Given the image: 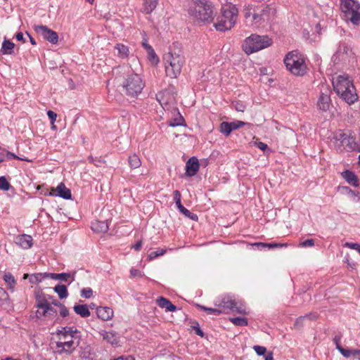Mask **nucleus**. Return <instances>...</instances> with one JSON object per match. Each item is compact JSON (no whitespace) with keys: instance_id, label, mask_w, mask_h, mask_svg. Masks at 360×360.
Returning <instances> with one entry per match:
<instances>
[{"instance_id":"nucleus-22","label":"nucleus","mask_w":360,"mask_h":360,"mask_svg":"<svg viewBox=\"0 0 360 360\" xmlns=\"http://www.w3.org/2000/svg\"><path fill=\"white\" fill-rule=\"evenodd\" d=\"M342 176L350 185L357 187L359 186L356 175L352 171L346 170L342 173Z\"/></svg>"},{"instance_id":"nucleus-21","label":"nucleus","mask_w":360,"mask_h":360,"mask_svg":"<svg viewBox=\"0 0 360 360\" xmlns=\"http://www.w3.org/2000/svg\"><path fill=\"white\" fill-rule=\"evenodd\" d=\"M46 275H48L47 272L37 273L32 274H25L23 276V279L29 278V281L32 284H37L41 282L43 280L46 278H49L48 276H46Z\"/></svg>"},{"instance_id":"nucleus-49","label":"nucleus","mask_w":360,"mask_h":360,"mask_svg":"<svg viewBox=\"0 0 360 360\" xmlns=\"http://www.w3.org/2000/svg\"><path fill=\"white\" fill-rule=\"evenodd\" d=\"M229 124L231 125L232 131L236 130L245 125V122L239 120L229 122Z\"/></svg>"},{"instance_id":"nucleus-8","label":"nucleus","mask_w":360,"mask_h":360,"mask_svg":"<svg viewBox=\"0 0 360 360\" xmlns=\"http://www.w3.org/2000/svg\"><path fill=\"white\" fill-rule=\"evenodd\" d=\"M340 8L346 21L354 25L360 23V4L356 0H340Z\"/></svg>"},{"instance_id":"nucleus-14","label":"nucleus","mask_w":360,"mask_h":360,"mask_svg":"<svg viewBox=\"0 0 360 360\" xmlns=\"http://www.w3.org/2000/svg\"><path fill=\"white\" fill-rule=\"evenodd\" d=\"M75 275L76 271H72L69 273H60V274H56V273H48L49 278L53 279V280H59L63 282H68L69 284L72 283L75 280Z\"/></svg>"},{"instance_id":"nucleus-1","label":"nucleus","mask_w":360,"mask_h":360,"mask_svg":"<svg viewBox=\"0 0 360 360\" xmlns=\"http://www.w3.org/2000/svg\"><path fill=\"white\" fill-rule=\"evenodd\" d=\"M58 340L56 343L58 353H72L79 345L80 332L75 326H65L58 331Z\"/></svg>"},{"instance_id":"nucleus-16","label":"nucleus","mask_w":360,"mask_h":360,"mask_svg":"<svg viewBox=\"0 0 360 360\" xmlns=\"http://www.w3.org/2000/svg\"><path fill=\"white\" fill-rule=\"evenodd\" d=\"M199 170V162L197 158L192 157L186 163V174L188 176H193Z\"/></svg>"},{"instance_id":"nucleus-59","label":"nucleus","mask_w":360,"mask_h":360,"mask_svg":"<svg viewBox=\"0 0 360 360\" xmlns=\"http://www.w3.org/2000/svg\"><path fill=\"white\" fill-rule=\"evenodd\" d=\"M130 274L132 277H141L142 276V273L139 270L135 269H131L130 271Z\"/></svg>"},{"instance_id":"nucleus-6","label":"nucleus","mask_w":360,"mask_h":360,"mask_svg":"<svg viewBox=\"0 0 360 360\" xmlns=\"http://www.w3.org/2000/svg\"><path fill=\"white\" fill-rule=\"evenodd\" d=\"M237 16V8L233 5L228 6L222 9L221 15L217 17L213 25L219 32L231 30L236 24Z\"/></svg>"},{"instance_id":"nucleus-52","label":"nucleus","mask_w":360,"mask_h":360,"mask_svg":"<svg viewBox=\"0 0 360 360\" xmlns=\"http://www.w3.org/2000/svg\"><path fill=\"white\" fill-rule=\"evenodd\" d=\"M174 194V200L175 201L176 205L178 207L179 206L181 205V193L178 190H176L173 193Z\"/></svg>"},{"instance_id":"nucleus-30","label":"nucleus","mask_w":360,"mask_h":360,"mask_svg":"<svg viewBox=\"0 0 360 360\" xmlns=\"http://www.w3.org/2000/svg\"><path fill=\"white\" fill-rule=\"evenodd\" d=\"M3 279L7 284L8 288L13 292L16 284V281L12 274L10 272L6 273Z\"/></svg>"},{"instance_id":"nucleus-61","label":"nucleus","mask_w":360,"mask_h":360,"mask_svg":"<svg viewBox=\"0 0 360 360\" xmlns=\"http://www.w3.org/2000/svg\"><path fill=\"white\" fill-rule=\"evenodd\" d=\"M6 156L8 159H11V158H13V159H19V160H22V158H18L15 154L13 153H11V152H7L6 153Z\"/></svg>"},{"instance_id":"nucleus-20","label":"nucleus","mask_w":360,"mask_h":360,"mask_svg":"<svg viewBox=\"0 0 360 360\" xmlns=\"http://www.w3.org/2000/svg\"><path fill=\"white\" fill-rule=\"evenodd\" d=\"M57 193H51V195H56L59 196L63 199H70L71 198V191L68 189L63 183H60L56 187Z\"/></svg>"},{"instance_id":"nucleus-50","label":"nucleus","mask_w":360,"mask_h":360,"mask_svg":"<svg viewBox=\"0 0 360 360\" xmlns=\"http://www.w3.org/2000/svg\"><path fill=\"white\" fill-rule=\"evenodd\" d=\"M253 349L257 353V354L259 356L264 355L266 352V349L265 347L259 346V345L254 346Z\"/></svg>"},{"instance_id":"nucleus-19","label":"nucleus","mask_w":360,"mask_h":360,"mask_svg":"<svg viewBox=\"0 0 360 360\" xmlns=\"http://www.w3.org/2000/svg\"><path fill=\"white\" fill-rule=\"evenodd\" d=\"M97 316L103 321L110 320L113 317V310L108 307H99L96 309Z\"/></svg>"},{"instance_id":"nucleus-7","label":"nucleus","mask_w":360,"mask_h":360,"mask_svg":"<svg viewBox=\"0 0 360 360\" xmlns=\"http://www.w3.org/2000/svg\"><path fill=\"white\" fill-rule=\"evenodd\" d=\"M271 44V39L267 36L251 34L243 41V49L247 54H251L270 46Z\"/></svg>"},{"instance_id":"nucleus-23","label":"nucleus","mask_w":360,"mask_h":360,"mask_svg":"<svg viewBox=\"0 0 360 360\" xmlns=\"http://www.w3.org/2000/svg\"><path fill=\"white\" fill-rule=\"evenodd\" d=\"M158 0H143L141 11L146 14L152 13L157 7Z\"/></svg>"},{"instance_id":"nucleus-55","label":"nucleus","mask_w":360,"mask_h":360,"mask_svg":"<svg viewBox=\"0 0 360 360\" xmlns=\"http://www.w3.org/2000/svg\"><path fill=\"white\" fill-rule=\"evenodd\" d=\"M47 115H48L49 118L51 120V124H53L54 122L56 120L57 114L55 112L52 111V110H48L47 111Z\"/></svg>"},{"instance_id":"nucleus-33","label":"nucleus","mask_w":360,"mask_h":360,"mask_svg":"<svg viewBox=\"0 0 360 360\" xmlns=\"http://www.w3.org/2000/svg\"><path fill=\"white\" fill-rule=\"evenodd\" d=\"M198 307L206 311L207 314L214 315V316H219L221 314L224 313V310L220 309L219 307H217L216 308H210L202 305H198Z\"/></svg>"},{"instance_id":"nucleus-3","label":"nucleus","mask_w":360,"mask_h":360,"mask_svg":"<svg viewBox=\"0 0 360 360\" xmlns=\"http://www.w3.org/2000/svg\"><path fill=\"white\" fill-rule=\"evenodd\" d=\"M190 15L199 23H210L214 19V6L207 0H196L190 9Z\"/></svg>"},{"instance_id":"nucleus-5","label":"nucleus","mask_w":360,"mask_h":360,"mask_svg":"<svg viewBox=\"0 0 360 360\" xmlns=\"http://www.w3.org/2000/svg\"><path fill=\"white\" fill-rule=\"evenodd\" d=\"M284 63L292 75L302 76L307 71L306 58L297 51L289 52L284 58Z\"/></svg>"},{"instance_id":"nucleus-44","label":"nucleus","mask_w":360,"mask_h":360,"mask_svg":"<svg viewBox=\"0 0 360 360\" xmlns=\"http://www.w3.org/2000/svg\"><path fill=\"white\" fill-rule=\"evenodd\" d=\"M103 338L111 344H114L115 342V334L111 331H105L103 334Z\"/></svg>"},{"instance_id":"nucleus-45","label":"nucleus","mask_w":360,"mask_h":360,"mask_svg":"<svg viewBox=\"0 0 360 360\" xmlns=\"http://www.w3.org/2000/svg\"><path fill=\"white\" fill-rule=\"evenodd\" d=\"M10 188V184L4 176L0 177V190L8 191Z\"/></svg>"},{"instance_id":"nucleus-37","label":"nucleus","mask_w":360,"mask_h":360,"mask_svg":"<svg viewBox=\"0 0 360 360\" xmlns=\"http://www.w3.org/2000/svg\"><path fill=\"white\" fill-rule=\"evenodd\" d=\"M345 145H346L349 150H356L357 147V144L355 141V137L352 135H348L346 141L345 142Z\"/></svg>"},{"instance_id":"nucleus-48","label":"nucleus","mask_w":360,"mask_h":360,"mask_svg":"<svg viewBox=\"0 0 360 360\" xmlns=\"http://www.w3.org/2000/svg\"><path fill=\"white\" fill-rule=\"evenodd\" d=\"M165 252H166V250H163V249L158 250L157 251H153L149 254L148 258L150 260H152L159 256L163 255Z\"/></svg>"},{"instance_id":"nucleus-42","label":"nucleus","mask_w":360,"mask_h":360,"mask_svg":"<svg viewBox=\"0 0 360 360\" xmlns=\"http://www.w3.org/2000/svg\"><path fill=\"white\" fill-rule=\"evenodd\" d=\"M146 51L148 53V59L152 63H157L159 61L158 57L152 47H148V51Z\"/></svg>"},{"instance_id":"nucleus-25","label":"nucleus","mask_w":360,"mask_h":360,"mask_svg":"<svg viewBox=\"0 0 360 360\" xmlns=\"http://www.w3.org/2000/svg\"><path fill=\"white\" fill-rule=\"evenodd\" d=\"M75 312L82 318L90 316L91 313L86 304H75L73 307Z\"/></svg>"},{"instance_id":"nucleus-26","label":"nucleus","mask_w":360,"mask_h":360,"mask_svg":"<svg viewBox=\"0 0 360 360\" xmlns=\"http://www.w3.org/2000/svg\"><path fill=\"white\" fill-rule=\"evenodd\" d=\"M158 304L161 308H165L168 311H174L176 309V306L174 305L169 300L160 297L158 300Z\"/></svg>"},{"instance_id":"nucleus-15","label":"nucleus","mask_w":360,"mask_h":360,"mask_svg":"<svg viewBox=\"0 0 360 360\" xmlns=\"http://www.w3.org/2000/svg\"><path fill=\"white\" fill-rule=\"evenodd\" d=\"M15 243L22 248L27 250L32 247L33 239L31 236L27 234L18 235L15 238Z\"/></svg>"},{"instance_id":"nucleus-63","label":"nucleus","mask_w":360,"mask_h":360,"mask_svg":"<svg viewBox=\"0 0 360 360\" xmlns=\"http://www.w3.org/2000/svg\"><path fill=\"white\" fill-rule=\"evenodd\" d=\"M193 329L197 335H200V337H203L204 333L199 327L194 326Z\"/></svg>"},{"instance_id":"nucleus-51","label":"nucleus","mask_w":360,"mask_h":360,"mask_svg":"<svg viewBox=\"0 0 360 360\" xmlns=\"http://www.w3.org/2000/svg\"><path fill=\"white\" fill-rule=\"evenodd\" d=\"M255 145L259 149H260L261 150H262L264 152L266 151V150H267L268 152H271V149L268 147V146L265 143H263V142H261V141H258V142H255Z\"/></svg>"},{"instance_id":"nucleus-10","label":"nucleus","mask_w":360,"mask_h":360,"mask_svg":"<svg viewBox=\"0 0 360 360\" xmlns=\"http://www.w3.org/2000/svg\"><path fill=\"white\" fill-rule=\"evenodd\" d=\"M36 307L37 308L36 311V316L37 319L53 321V319L57 316V310L46 300H38Z\"/></svg>"},{"instance_id":"nucleus-34","label":"nucleus","mask_w":360,"mask_h":360,"mask_svg":"<svg viewBox=\"0 0 360 360\" xmlns=\"http://www.w3.org/2000/svg\"><path fill=\"white\" fill-rule=\"evenodd\" d=\"M347 136L348 135L343 131L338 130L333 134V139L335 141L340 142L341 144L345 145V142L346 141Z\"/></svg>"},{"instance_id":"nucleus-4","label":"nucleus","mask_w":360,"mask_h":360,"mask_svg":"<svg viewBox=\"0 0 360 360\" xmlns=\"http://www.w3.org/2000/svg\"><path fill=\"white\" fill-rule=\"evenodd\" d=\"M163 59L166 75L170 78H177L185 63L184 56L180 51L178 52L169 51L165 54Z\"/></svg>"},{"instance_id":"nucleus-31","label":"nucleus","mask_w":360,"mask_h":360,"mask_svg":"<svg viewBox=\"0 0 360 360\" xmlns=\"http://www.w3.org/2000/svg\"><path fill=\"white\" fill-rule=\"evenodd\" d=\"M337 349L346 358L352 356L356 357L358 356V349H346L342 347L340 344H337Z\"/></svg>"},{"instance_id":"nucleus-53","label":"nucleus","mask_w":360,"mask_h":360,"mask_svg":"<svg viewBox=\"0 0 360 360\" xmlns=\"http://www.w3.org/2000/svg\"><path fill=\"white\" fill-rule=\"evenodd\" d=\"M345 246L347 248H349L350 249L355 250L358 252H359V250H360V244H359V243L347 242L345 244Z\"/></svg>"},{"instance_id":"nucleus-18","label":"nucleus","mask_w":360,"mask_h":360,"mask_svg":"<svg viewBox=\"0 0 360 360\" xmlns=\"http://www.w3.org/2000/svg\"><path fill=\"white\" fill-rule=\"evenodd\" d=\"M156 98L160 105L165 108L167 105L174 99L173 96L170 95L167 90L158 92L156 94Z\"/></svg>"},{"instance_id":"nucleus-56","label":"nucleus","mask_w":360,"mask_h":360,"mask_svg":"<svg viewBox=\"0 0 360 360\" xmlns=\"http://www.w3.org/2000/svg\"><path fill=\"white\" fill-rule=\"evenodd\" d=\"M183 117L181 116H179V117L178 119H175L174 120L173 122H171L169 125L171 126V127H177V126H181L182 125V123L181 122L183 121Z\"/></svg>"},{"instance_id":"nucleus-32","label":"nucleus","mask_w":360,"mask_h":360,"mask_svg":"<svg viewBox=\"0 0 360 360\" xmlns=\"http://www.w3.org/2000/svg\"><path fill=\"white\" fill-rule=\"evenodd\" d=\"M53 290L58 294L60 299H65L68 296V289L65 285L58 284L54 287Z\"/></svg>"},{"instance_id":"nucleus-13","label":"nucleus","mask_w":360,"mask_h":360,"mask_svg":"<svg viewBox=\"0 0 360 360\" xmlns=\"http://www.w3.org/2000/svg\"><path fill=\"white\" fill-rule=\"evenodd\" d=\"M216 307L224 310V313H228L229 311L234 310L236 307V300L229 295L224 296L221 298H218L214 301Z\"/></svg>"},{"instance_id":"nucleus-43","label":"nucleus","mask_w":360,"mask_h":360,"mask_svg":"<svg viewBox=\"0 0 360 360\" xmlns=\"http://www.w3.org/2000/svg\"><path fill=\"white\" fill-rule=\"evenodd\" d=\"M233 312H237L239 314H245L248 311L247 310L246 307L243 304H239L236 301V307H234V310H232Z\"/></svg>"},{"instance_id":"nucleus-24","label":"nucleus","mask_w":360,"mask_h":360,"mask_svg":"<svg viewBox=\"0 0 360 360\" xmlns=\"http://www.w3.org/2000/svg\"><path fill=\"white\" fill-rule=\"evenodd\" d=\"M91 229L96 233H105L108 230V224L103 221H94L91 223Z\"/></svg>"},{"instance_id":"nucleus-64","label":"nucleus","mask_w":360,"mask_h":360,"mask_svg":"<svg viewBox=\"0 0 360 360\" xmlns=\"http://www.w3.org/2000/svg\"><path fill=\"white\" fill-rule=\"evenodd\" d=\"M114 360H134V359L131 356H128L127 357H125V358L120 357V358L114 359Z\"/></svg>"},{"instance_id":"nucleus-2","label":"nucleus","mask_w":360,"mask_h":360,"mask_svg":"<svg viewBox=\"0 0 360 360\" xmlns=\"http://www.w3.org/2000/svg\"><path fill=\"white\" fill-rule=\"evenodd\" d=\"M335 91L348 104H352L358 99L353 82L347 75H340L333 79Z\"/></svg>"},{"instance_id":"nucleus-58","label":"nucleus","mask_w":360,"mask_h":360,"mask_svg":"<svg viewBox=\"0 0 360 360\" xmlns=\"http://www.w3.org/2000/svg\"><path fill=\"white\" fill-rule=\"evenodd\" d=\"M59 306L60 307V314L63 317H66L67 316H68L69 311L67 309V307L65 305L62 304H60Z\"/></svg>"},{"instance_id":"nucleus-36","label":"nucleus","mask_w":360,"mask_h":360,"mask_svg":"<svg viewBox=\"0 0 360 360\" xmlns=\"http://www.w3.org/2000/svg\"><path fill=\"white\" fill-rule=\"evenodd\" d=\"M317 317L318 316L316 314H309L303 316H300L298 319H297L295 323V327L300 328L302 326L303 321L306 319H316Z\"/></svg>"},{"instance_id":"nucleus-35","label":"nucleus","mask_w":360,"mask_h":360,"mask_svg":"<svg viewBox=\"0 0 360 360\" xmlns=\"http://www.w3.org/2000/svg\"><path fill=\"white\" fill-rule=\"evenodd\" d=\"M129 165L131 169H136L141 166V162L139 156L134 154L129 158Z\"/></svg>"},{"instance_id":"nucleus-47","label":"nucleus","mask_w":360,"mask_h":360,"mask_svg":"<svg viewBox=\"0 0 360 360\" xmlns=\"http://www.w3.org/2000/svg\"><path fill=\"white\" fill-rule=\"evenodd\" d=\"M93 292L91 288H84L81 290V296L84 298H90L92 297Z\"/></svg>"},{"instance_id":"nucleus-17","label":"nucleus","mask_w":360,"mask_h":360,"mask_svg":"<svg viewBox=\"0 0 360 360\" xmlns=\"http://www.w3.org/2000/svg\"><path fill=\"white\" fill-rule=\"evenodd\" d=\"M274 14L275 9L274 8L267 6L262 11L260 15L254 14L252 18L255 20H262L263 21L268 22L271 19Z\"/></svg>"},{"instance_id":"nucleus-28","label":"nucleus","mask_w":360,"mask_h":360,"mask_svg":"<svg viewBox=\"0 0 360 360\" xmlns=\"http://www.w3.org/2000/svg\"><path fill=\"white\" fill-rule=\"evenodd\" d=\"M14 47V43L8 39H4L2 43L1 53L4 55L12 54L13 53Z\"/></svg>"},{"instance_id":"nucleus-60","label":"nucleus","mask_w":360,"mask_h":360,"mask_svg":"<svg viewBox=\"0 0 360 360\" xmlns=\"http://www.w3.org/2000/svg\"><path fill=\"white\" fill-rule=\"evenodd\" d=\"M15 38L18 41H22V42H25V40L24 39V35H23V33L20 32H18L16 34H15Z\"/></svg>"},{"instance_id":"nucleus-41","label":"nucleus","mask_w":360,"mask_h":360,"mask_svg":"<svg viewBox=\"0 0 360 360\" xmlns=\"http://www.w3.org/2000/svg\"><path fill=\"white\" fill-rule=\"evenodd\" d=\"M230 321L236 326H247L248 320L244 317H235L230 319Z\"/></svg>"},{"instance_id":"nucleus-62","label":"nucleus","mask_w":360,"mask_h":360,"mask_svg":"<svg viewBox=\"0 0 360 360\" xmlns=\"http://www.w3.org/2000/svg\"><path fill=\"white\" fill-rule=\"evenodd\" d=\"M142 247V242L141 240L138 241L136 244H134L133 245V248L136 250V251H139L140 250V249Z\"/></svg>"},{"instance_id":"nucleus-12","label":"nucleus","mask_w":360,"mask_h":360,"mask_svg":"<svg viewBox=\"0 0 360 360\" xmlns=\"http://www.w3.org/2000/svg\"><path fill=\"white\" fill-rule=\"evenodd\" d=\"M34 31L41 35L44 39L52 44H56L58 41V35L56 32L49 29L46 25H35Z\"/></svg>"},{"instance_id":"nucleus-57","label":"nucleus","mask_w":360,"mask_h":360,"mask_svg":"<svg viewBox=\"0 0 360 360\" xmlns=\"http://www.w3.org/2000/svg\"><path fill=\"white\" fill-rule=\"evenodd\" d=\"M342 188L344 189L347 192V193L349 195V196L352 198H355L359 195V193H356L355 191H352L350 188L347 186H343Z\"/></svg>"},{"instance_id":"nucleus-38","label":"nucleus","mask_w":360,"mask_h":360,"mask_svg":"<svg viewBox=\"0 0 360 360\" xmlns=\"http://www.w3.org/2000/svg\"><path fill=\"white\" fill-rule=\"evenodd\" d=\"M177 208L181 214H183L188 218L191 219L193 220L198 219V216L196 214L191 212L188 210H187L186 207H184L182 205L179 206Z\"/></svg>"},{"instance_id":"nucleus-39","label":"nucleus","mask_w":360,"mask_h":360,"mask_svg":"<svg viewBox=\"0 0 360 360\" xmlns=\"http://www.w3.org/2000/svg\"><path fill=\"white\" fill-rule=\"evenodd\" d=\"M231 131H232V129L231 127L229 122H223L221 123V124H220V132L221 133H222L226 136H228L230 135Z\"/></svg>"},{"instance_id":"nucleus-27","label":"nucleus","mask_w":360,"mask_h":360,"mask_svg":"<svg viewBox=\"0 0 360 360\" xmlns=\"http://www.w3.org/2000/svg\"><path fill=\"white\" fill-rule=\"evenodd\" d=\"M115 49L117 51L118 57L123 59L128 58L130 53L129 47L120 43L115 46Z\"/></svg>"},{"instance_id":"nucleus-54","label":"nucleus","mask_w":360,"mask_h":360,"mask_svg":"<svg viewBox=\"0 0 360 360\" xmlns=\"http://www.w3.org/2000/svg\"><path fill=\"white\" fill-rule=\"evenodd\" d=\"M314 245V240L313 239H307L300 244V246L302 248L312 247Z\"/></svg>"},{"instance_id":"nucleus-40","label":"nucleus","mask_w":360,"mask_h":360,"mask_svg":"<svg viewBox=\"0 0 360 360\" xmlns=\"http://www.w3.org/2000/svg\"><path fill=\"white\" fill-rule=\"evenodd\" d=\"M256 245L266 248L268 247L269 248H283V247H287L286 243H255Z\"/></svg>"},{"instance_id":"nucleus-9","label":"nucleus","mask_w":360,"mask_h":360,"mask_svg":"<svg viewBox=\"0 0 360 360\" xmlns=\"http://www.w3.org/2000/svg\"><path fill=\"white\" fill-rule=\"evenodd\" d=\"M145 86V83L139 75L131 73L127 75L122 82V87L126 94L129 96H137Z\"/></svg>"},{"instance_id":"nucleus-11","label":"nucleus","mask_w":360,"mask_h":360,"mask_svg":"<svg viewBox=\"0 0 360 360\" xmlns=\"http://www.w3.org/2000/svg\"><path fill=\"white\" fill-rule=\"evenodd\" d=\"M331 90L328 85L322 84L320 88V94L317 99V107L319 110L326 112L331 105Z\"/></svg>"},{"instance_id":"nucleus-46","label":"nucleus","mask_w":360,"mask_h":360,"mask_svg":"<svg viewBox=\"0 0 360 360\" xmlns=\"http://www.w3.org/2000/svg\"><path fill=\"white\" fill-rule=\"evenodd\" d=\"M275 129L278 131H281V133L283 134L284 135H285L286 136L292 137L295 135L294 131L289 128L283 127V129H281L278 127L276 126Z\"/></svg>"},{"instance_id":"nucleus-29","label":"nucleus","mask_w":360,"mask_h":360,"mask_svg":"<svg viewBox=\"0 0 360 360\" xmlns=\"http://www.w3.org/2000/svg\"><path fill=\"white\" fill-rule=\"evenodd\" d=\"M349 51V47L345 43H341L339 45L334 56L336 57L337 58L343 59L345 55H348Z\"/></svg>"}]
</instances>
